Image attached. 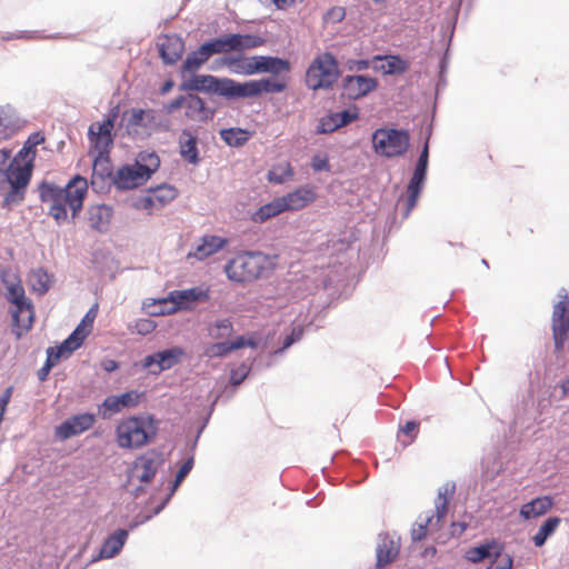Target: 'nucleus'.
<instances>
[{
	"label": "nucleus",
	"instance_id": "nucleus-53",
	"mask_svg": "<svg viewBox=\"0 0 569 569\" xmlns=\"http://www.w3.org/2000/svg\"><path fill=\"white\" fill-rule=\"evenodd\" d=\"M346 10L342 7H333L325 14V21L327 23H337L343 20Z\"/></svg>",
	"mask_w": 569,
	"mask_h": 569
},
{
	"label": "nucleus",
	"instance_id": "nucleus-9",
	"mask_svg": "<svg viewBox=\"0 0 569 569\" xmlns=\"http://www.w3.org/2000/svg\"><path fill=\"white\" fill-rule=\"evenodd\" d=\"M264 38L256 34L229 33L204 42L210 57L213 54H228L230 52H242L263 46Z\"/></svg>",
	"mask_w": 569,
	"mask_h": 569
},
{
	"label": "nucleus",
	"instance_id": "nucleus-36",
	"mask_svg": "<svg viewBox=\"0 0 569 569\" xmlns=\"http://www.w3.org/2000/svg\"><path fill=\"white\" fill-rule=\"evenodd\" d=\"M293 174L295 171L292 166L290 162L286 161L272 166V168L268 171L267 179L271 183L280 184L292 179Z\"/></svg>",
	"mask_w": 569,
	"mask_h": 569
},
{
	"label": "nucleus",
	"instance_id": "nucleus-27",
	"mask_svg": "<svg viewBox=\"0 0 569 569\" xmlns=\"http://www.w3.org/2000/svg\"><path fill=\"white\" fill-rule=\"evenodd\" d=\"M226 244V238L212 234L203 236L200 243L194 248V251L188 254V258L194 257L198 260H203L220 251Z\"/></svg>",
	"mask_w": 569,
	"mask_h": 569
},
{
	"label": "nucleus",
	"instance_id": "nucleus-50",
	"mask_svg": "<svg viewBox=\"0 0 569 569\" xmlns=\"http://www.w3.org/2000/svg\"><path fill=\"white\" fill-rule=\"evenodd\" d=\"M156 328L157 323L151 319H139L133 326V330L142 336L151 333Z\"/></svg>",
	"mask_w": 569,
	"mask_h": 569
},
{
	"label": "nucleus",
	"instance_id": "nucleus-11",
	"mask_svg": "<svg viewBox=\"0 0 569 569\" xmlns=\"http://www.w3.org/2000/svg\"><path fill=\"white\" fill-rule=\"evenodd\" d=\"M551 328L555 349L559 352L563 349L569 335V297L567 295L553 306Z\"/></svg>",
	"mask_w": 569,
	"mask_h": 569
},
{
	"label": "nucleus",
	"instance_id": "nucleus-32",
	"mask_svg": "<svg viewBox=\"0 0 569 569\" xmlns=\"http://www.w3.org/2000/svg\"><path fill=\"white\" fill-rule=\"evenodd\" d=\"M128 538V532L124 529H118L111 536H109L99 552V557L102 559L112 558L118 555L123 548L126 540Z\"/></svg>",
	"mask_w": 569,
	"mask_h": 569
},
{
	"label": "nucleus",
	"instance_id": "nucleus-6",
	"mask_svg": "<svg viewBox=\"0 0 569 569\" xmlns=\"http://www.w3.org/2000/svg\"><path fill=\"white\" fill-rule=\"evenodd\" d=\"M33 169V162L16 156L6 169V183L10 184V191L7 193L3 206L10 207L12 203H19L24 196V189L30 182Z\"/></svg>",
	"mask_w": 569,
	"mask_h": 569
},
{
	"label": "nucleus",
	"instance_id": "nucleus-16",
	"mask_svg": "<svg viewBox=\"0 0 569 569\" xmlns=\"http://www.w3.org/2000/svg\"><path fill=\"white\" fill-rule=\"evenodd\" d=\"M378 82L369 76H347L342 80V96L357 100L376 90Z\"/></svg>",
	"mask_w": 569,
	"mask_h": 569
},
{
	"label": "nucleus",
	"instance_id": "nucleus-7",
	"mask_svg": "<svg viewBox=\"0 0 569 569\" xmlns=\"http://www.w3.org/2000/svg\"><path fill=\"white\" fill-rule=\"evenodd\" d=\"M372 146L377 154L386 158L403 156L410 146V134L403 129L380 128L372 133Z\"/></svg>",
	"mask_w": 569,
	"mask_h": 569
},
{
	"label": "nucleus",
	"instance_id": "nucleus-54",
	"mask_svg": "<svg viewBox=\"0 0 569 569\" xmlns=\"http://www.w3.org/2000/svg\"><path fill=\"white\" fill-rule=\"evenodd\" d=\"M513 565L512 557L509 555L499 556L487 569H511Z\"/></svg>",
	"mask_w": 569,
	"mask_h": 569
},
{
	"label": "nucleus",
	"instance_id": "nucleus-55",
	"mask_svg": "<svg viewBox=\"0 0 569 569\" xmlns=\"http://www.w3.org/2000/svg\"><path fill=\"white\" fill-rule=\"evenodd\" d=\"M118 397L119 400L121 401L122 408L133 407L138 405L140 399V395L137 391H128Z\"/></svg>",
	"mask_w": 569,
	"mask_h": 569
},
{
	"label": "nucleus",
	"instance_id": "nucleus-3",
	"mask_svg": "<svg viewBox=\"0 0 569 569\" xmlns=\"http://www.w3.org/2000/svg\"><path fill=\"white\" fill-rule=\"evenodd\" d=\"M1 281L6 290L4 297L11 303L12 331L17 339H20L33 326L34 308L31 300L26 296L21 279L16 273L2 271Z\"/></svg>",
	"mask_w": 569,
	"mask_h": 569
},
{
	"label": "nucleus",
	"instance_id": "nucleus-35",
	"mask_svg": "<svg viewBox=\"0 0 569 569\" xmlns=\"http://www.w3.org/2000/svg\"><path fill=\"white\" fill-rule=\"evenodd\" d=\"M452 492L453 490L449 491V489L446 488L445 491H439L435 500L436 515L433 518L436 519H433V523L436 525L437 529L442 527L448 512L449 501Z\"/></svg>",
	"mask_w": 569,
	"mask_h": 569
},
{
	"label": "nucleus",
	"instance_id": "nucleus-21",
	"mask_svg": "<svg viewBox=\"0 0 569 569\" xmlns=\"http://www.w3.org/2000/svg\"><path fill=\"white\" fill-rule=\"evenodd\" d=\"M210 287L206 283L180 290V311L194 310L199 305L206 303L210 299Z\"/></svg>",
	"mask_w": 569,
	"mask_h": 569
},
{
	"label": "nucleus",
	"instance_id": "nucleus-56",
	"mask_svg": "<svg viewBox=\"0 0 569 569\" xmlns=\"http://www.w3.org/2000/svg\"><path fill=\"white\" fill-rule=\"evenodd\" d=\"M176 197V190L172 189V188H167V187H160L158 188L151 200L152 201H159V202H163L166 199H173Z\"/></svg>",
	"mask_w": 569,
	"mask_h": 569
},
{
	"label": "nucleus",
	"instance_id": "nucleus-33",
	"mask_svg": "<svg viewBox=\"0 0 569 569\" xmlns=\"http://www.w3.org/2000/svg\"><path fill=\"white\" fill-rule=\"evenodd\" d=\"M178 37L162 34L157 39L159 54L166 64H173L178 60Z\"/></svg>",
	"mask_w": 569,
	"mask_h": 569
},
{
	"label": "nucleus",
	"instance_id": "nucleus-2",
	"mask_svg": "<svg viewBox=\"0 0 569 569\" xmlns=\"http://www.w3.org/2000/svg\"><path fill=\"white\" fill-rule=\"evenodd\" d=\"M87 191V179L81 176L73 177L64 188L47 181L39 186L40 199L50 203L49 213L58 223L67 220V208H70L72 217L79 213Z\"/></svg>",
	"mask_w": 569,
	"mask_h": 569
},
{
	"label": "nucleus",
	"instance_id": "nucleus-25",
	"mask_svg": "<svg viewBox=\"0 0 569 569\" xmlns=\"http://www.w3.org/2000/svg\"><path fill=\"white\" fill-rule=\"evenodd\" d=\"M253 69L254 74L262 72L279 74L281 72H288L290 70V63L288 60L278 57L253 56Z\"/></svg>",
	"mask_w": 569,
	"mask_h": 569
},
{
	"label": "nucleus",
	"instance_id": "nucleus-61",
	"mask_svg": "<svg viewBox=\"0 0 569 569\" xmlns=\"http://www.w3.org/2000/svg\"><path fill=\"white\" fill-rule=\"evenodd\" d=\"M302 336V329L301 328H293L290 336L286 337L283 341V348L290 347L295 341L299 340Z\"/></svg>",
	"mask_w": 569,
	"mask_h": 569
},
{
	"label": "nucleus",
	"instance_id": "nucleus-47",
	"mask_svg": "<svg viewBox=\"0 0 569 569\" xmlns=\"http://www.w3.org/2000/svg\"><path fill=\"white\" fill-rule=\"evenodd\" d=\"M232 331V322L229 319H221L209 328V336L214 340H219L230 337Z\"/></svg>",
	"mask_w": 569,
	"mask_h": 569
},
{
	"label": "nucleus",
	"instance_id": "nucleus-49",
	"mask_svg": "<svg viewBox=\"0 0 569 569\" xmlns=\"http://www.w3.org/2000/svg\"><path fill=\"white\" fill-rule=\"evenodd\" d=\"M436 527L433 523V516L426 518L423 522L417 523L411 530V538L413 541H420L427 536L428 527Z\"/></svg>",
	"mask_w": 569,
	"mask_h": 569
},
{
	"label": "nucleus",
	"instance_id": "nucleus-40",
	"mask_svg": "<svg viewBox=\"0 0 569 569\" xmlns=\"http://www.w3.org/2000/svg\"><path fill=\"white\" fill-rule=\"evenodd\" d=\"M96 317H97V309H96V307H92L84 315L81 322L78 325V327L71 333V336L74 339H77V341H79L81 345H82L83 340L86 339V337L90 333Z\"/></svg>",
	"mask_w": 569,
	"mask_h": 569
},
{
	"label": "nucleus",
	"instance_id": "nucleus-39",
	"mask_svg": "<svg viewBox=\"0 0 569 569\" xmlns=\"http://www.w3.org/2000/svg\"><path fill=\"white\" fill-rule=\"evenodd\" d=\"M560 518L559 517H550L548 518L539 528L537 533L532 537V541L535 546L541 547L545 545L547 539L553 535V532L557 530V528L560 525Z\"/></svg>",
	"mask_w": 569,
	"mask_h": 569
},
{
	"label": "nucleus",
	"instance_id": "nucleus-52",
	"mask_svg": "<svg viewBox=\"0 0 569 569\" xmlns=\"http://www.w3.org/2000/svg\"><path fill=\"white\" fill-rule=\"evenodd\" d=\"M311 167L316 172L330 171L329 158L325 153H317L311 159Z\"/></svg>",
	"mask_w": 569,
	"mask_h": 569
},
{
	"label": "nucleus",
	"instance_id": "nucleus-58",
	"mask_svg": "<svg viewBox=\"0 0 569 569\" xmlns=\"http://www.w3.org/2000/svg\"><path fill=\"white\" fill-rule=\"evenodd\" d=\"M103 407L110 413H116V412H119L121 409H123L118 396L107 397L103 401Z\"/></svg>",
	"mask_w": 569,
	"mask_h": 569
},
{
	"label": "nucleus",
	"instance_id": "nucleus-43",
	"mask_svg": "<svg viewBox=\"0 0 569 569\" xmlns=\"http://www.w3.org/2000/svg\"><path fill=\"white\" fill-rule=\"evenodd\" d=\"M44 142V136L41 132H34L32 133L27 141L24 142V146L22 149L17 153V156L30 160L33 162L36 158V147L38 144H41Z\"/></svg>",
	"mask_w": 569,
	"mask_h": 569
},
{
	"label": "nucleus",
	"instance_id": "nucleus-28",
	"mask_svg": "<svg viewBox=\"0 0 569 569\" xmlns=\"http://www.w3.org/2000/svg\"><path fill=\"white\" fill-rule=\"evenodd\" d=\"M142 307L146 313L151 317L164 316L178 311V300L174 292H171L169 298L148 299L143 302Z\"/></svg>",
	"mask_w": 569,
	"mask_h": 569
},
{
	"label": "nucleus",
	"instance_id": "nucleus-17",
	"mask_svg": "<svg viewBox=\"0 0 569 569\" xmlns=\"http://www.w3.org/2000/svg\"><path fill=\"white\" fill-rule=\"evenodd\" d=\"M112 129L113 118H108L102 122H94L89 128V139L100 156L108 152L112 144Z\"/></svg>",
	"mask_w": 569,
	"mask_h": 569
},
{
	"label": "nucleus",
	"instance_id": "nucleus-38",
	"mask_svg": "<svg viewBox=\"0 0 569 569\" xmlns=\"http://www.w3.org/2000/svg\"><path fill=\"white\" fill-rule=\"evenodd\" d=\"M221 139L231 147H241L250 138L249 131L241 128H229L220 131Z\"/></svg>",
	"mask_w": 569,
	"mask_h": 569
},
{
	"label": "nucleus",
	"instance_id": "nucleus-29",
	"mask_svg": "<svg viewBox=\"0 0 569 569\" xmlns=\"http://www.w3.org/2000/svg\"><path fill=\"white\" fill-rule=\"evenodd\" d=\"M220 67L228 68L232 73L251 76L254 74L253 69V57H243V56H224L219 60V64L213 69H218Z\"/></svg>",
	"mask_w": 569,
	"mask_h": 569
},
{
	"label": "nucleus",
	"instance_id": "nucleus-48",
	"mask_svg": "<svg viewBox=\"0 0 569 569\" xmlns=\"http://www.w3.org/2000/svg\"><path fill=\"white\" fill-rule=\"evenodd\" d=\"M492 546L490 543L480 545L477 547L469 548L466 551V559L471 562H480L486 558L490 557Z\"/></svg>",
	"mask_w": 569,
	"mask_h": 569
},
{
	"label": "nucleus",
	"instance_id": "nucleus-62",
	"mask_svg": "<svg viewBox=\"0 0 569 569\" xmlns=\"http://www.w3.org/2000/svg\"><path fill=\"white\" fill-rule=\"evenodd\" d=\"M193 467V457H189L180 466V483L183 481L186 476L190 472Z\"/></svg>",
	"mask_w": 569,
	"mask_h": 569
},
{
	"label": "nucleus",
	"instance_id": "nucleus-60",
	"mask_svg": "<svg viewBox=\"0 0 569 569\" xmlns=\"http://www.w3.org/2000/svg\"><path fill=\"white\" fill-rule=\"evenodd\" d=\"M12 389L8 388L4 390V392L0 397V418L3 419L4 412L7 410L8 403L11 398Z\"/></svg>",
	"mask_w": 569,
	"mask_h": 569
},
{
	"label": "nucleus",
	"instance_id": "nucleus-23",
	"mask_svg": "<svg viewBox=\"0 0 569 569\" xmlns=\"http://www.w3.org/2000/svg\"><path fill=\"white\" fill-rule=\"evenodd\" d=\"M400 551V540L390 536L381 538L377 546V568L381 569L395 561Z\"/></svg>",
	"mask_w": 569,
	"mask_h": 569
},
{
	"label": "nucleus",
	"instance_id": "nucleus-18",
	"mask_svg": "<svg viewBox=\"0 0 569 569\" xmlns=\"http://www.w3.org/2000/svg\"><path fill=\"white\" fill-rule=\"evenodd\" d=\"M148 180L147 173L136 163L120 168L113 178L119 189L129 190L143 184Z\"/></svg>",
	"mask_w": 569,
	"mask_h": 569
},
{
	"label": "nucleus",
	"instance_id": "nucleus-45",
	"mask_svg": "<svg viewBox=\"0 0 569 569\" xmlns=\"http://www.w3.org/2000/svg\"><path fill=\"white\" fill-rule=\"evenodd\" d=\"M180 156L191 164H198L200 157L197 149V138L189 136L188 140L180 146Z\"/></svg>",
	"mask_w": 569,
	"mask_h": 569
},
{
	"label": "nucleus",
	"instance_id": "nucleus-1",
	"mask_svg": "<svg viewBox=\"0 0 569 569\" xmlns=\"http://www.w3.org/2000/svg\"><path fill=\"white\" fill-rule=\"evenodd\" d=\"M184 90L202 91L209 96H220L226 99L253 98L262 93H278L287 88V83L279 79H257L243 83L230 78H218L212 74H198L186 79L182 83Z\"/></svg>",
	"mask_w": 569,
	"mask_h": 569
},
{
	"label": "nucleus",
	"instance_id": "nucleus-63",
	"mask_svg": "<svg viewBox=\"0 0 569 569\" xmlns=\"http://www.w3.org/2000/svg\"><path fill=\"white\" fill-rule=\"evenodd\" d=\"M99 167H101L102 170L106 171L107 176H110V171L108 170V161L96 159L93 163V177L98 173Z\"/></svg>",
	"mask_w": 569,
	"mask_h": 569
},
{
	"label": "nucleus",
	"instance_id": "nucleus-57",
	"mask_svg": "<svg viewBox=\"0 0 569 569\" xmlns=\"http://www.w3.org/2000/svg\"><path fill=\"white\" fill-rule=\"evenodd\" d=\"M57 365V357L48 355L47 360L42 368L38 371V378L40 381H44L52 369L53 366Z\"/></svg>",
	"mask_w": 569,
	"mask_h": 569
},
{
	"label": "nucleus",
	"instance_id": "nucleus-30",
	"mask_svg": "<svg viewBox=\"0 0 569 569\" xmlns=\"http://www.w3.org/2000/svg\"><path fill=\"white\" fill-rule=\"evenodd\" d=\"M113 210L107 204H94L88 210V220L91 229L103 232L108 229Z\"/></svg>",
	"mask_w": 569,
	"mask_h": 569
},
{
	"label": "nucleus",
	"instance_id": "nucleus-37",
	"mask_svg": "<svg viewBox=\"0 0 569 569\" xmlns=\"http://www.w3.org/2000/svg\"><path fill=\"white\" fill-rule=\"evenodd\" d=\"M425 179L426 174L413 171V174L407 187L408 211L412 210L417 204Z\"/></svg>",
	"mask_w": 569,
	"mask_h": 569
},
{
	"label": "nucleus",
	"instance_id": "nucleus-42",
	"mask_svg": "<svg viewBox=\"0 0 569 569\" xmlns=\"http://www.w3.org/2000/svg\"><path fill=\"white\" fill-rule=\"evenodd\" d=\"M134 163L141 168L142 172L147 173L149 179L150 176L159 168L160 159L154 152L142 151L138 154Z\"/></svg>",
	"mask_w": 569,
	"mask_h": 569
},
{
	"label": "nucleus",
	"instance_id": "nucleus-10",
	"mask_svg": "<svg viewBox=\"0 0 569 569\" xmlns=\"http://www.w3.org/2000/svg\"><path fill=\"white\" fill-rule=\"evenodd\" d=\"M162 463V455L154 450L140 455L128 471V483H138V488L149 483Z\"/></svg>",
	"mask_w": 569,
	"mask_h": 569
},
{
	"label": "nucleus",
	"instance_id": "nucleus-44",
	"mask_svg": "<svg viewBox=\"0 0 569 569\" xmlns=\"http://www.w3.org/2000/svg\"><path fill=\"white\" fill-rule=\"evenodd\" d=\"M80 346H81V343L79 341H77V339H74L70 335L60 346H58L56 348H53V347L48 348L47 356L50 355V356L57 357V362H58L60 360V358L68 357L69 355H71V352H73Z\"/></svg>",
	"mask_w": 569,
	"mask_h": 569
},
{
	"label": "nucleus",
	"instance_id": "nucleus-19",
	"mask_svg": "<svg viewBox=\"0 0 569 569\" xmlns=\"http://www.w3.org/2000/svg\"><path fill=\"white\" fill-rule=\"evenodd\" d=\"M359 117L358 108L352 107L339 112H333L322 118L320 121L319 132L328 133L338 130L339 128L347 126Z\"/></svg>",
	"mask_w": 569,
	"mask_h": 569
},
{
	"label": "nucleus",
	"instance_id": "nucleus-15",
	"mask_svg": "<svg viewBox=\"0 0 569 569\" xmlns=\"http://www.w3.org/2000/svg\"><path fill=\"white\" fill-rule=\"evenodd\" d=\"M318 198L315 186L303 184L280 197L287 211H299L312 204Z\"/></svg>",
	"mask_w": 569,
	"mask_h": 569
},
{
	"label": "nucleus",
	"instance_id": "nucleus-24",
	"mask_svg": "<svg viewBox=\"0 0 569 569\" xmlns=\"http://www.w3.org/2000/svg\"><path fill=\"white\" fill-rule=\"evenodd\" d=\"M210 54L207 47L202 43L197 50L189 52L182 63L181 70L183 72L182 82L193 76L209 59Z\"/></svg>",
	"mask_w": 569,
	"mask_h": 569
},
{
	"label": "nucleus",
	"instance_id": "nucleus-13",
	"mask_svg": "<svg viewBox=\"0 0 569 569\" xmlns=\"http://www.w3.org/2000/svg\"><path fill=\"white\" fill-rule=\"evenodd\" d=\"M127 130L130 134H149V131L157 127V113L152 109L132 108L124 113Z\"/></svg>",
	"mask_w": 569,
	"mask_h": 569
},
{
	"label": "nucleus",
	"instance_id": "nucleus-26",
	"mask_svg": "<svg viewBox=\"0 0 569 569\" xmlns=\"http://www.w3.org/2000/svg\"><path fill=\"white\" fill-rule=\"evenodd\" d=\"M17 113L10 108L0 109V141L12 138L23 127Z\"/></svg>",
	"mask_w": 569,
	"mask_h": 569
},
{
	"label": "nucleus",
	"instance_id": "nucleus-41",
	"mask_svg": "<svg viewBox=\"0 0 569 569\" xmlns=\"http://www.w3.org/2000/svg\"><path fill=\"white\" fill-rule=\"evenodd\" d=\"M379 60H383L380 69L387 74L403 73L408 70L409 64L397 56H387L385 58L377 57Z\"/></svg>",
	"mask_w": 569,
	"mask_h": 569
},
{
	"label": "nucleus",
	"instance_id": "nucleus-14",
	"mask_svg": "<svg viewBox=\"0 0 569 569\" xmlns=\"http://www.w3.org/2000/svg\"><path fill=\"white\" fill-rule=\"evenodd\" d=\"M96 422L94 415L80 413L68 418L54 429V436L59 440H67L89 430Z\"/></svg>",
	"mask_w": 569,
	"mask_h": 569
},
{
	"label": "nucleus",
	"instance_id": "nucleus-12",
	"mask_svg": "<svg viewBox=\"0 0 569 569\" xmlns=\"http://www.w3.org/2000/svg\"><path fill=\"white\" fill-rule=\"evenodd\" d=\"M180 90L184 91L182 83ZM187 94L180 97V109L183 110L187 119L194 122H207L214 116V110L207 106L206 101L196 92L186 90Z\"/></svg>",
	"mask_w": 569,
	"mask_h": 569
},
{
	"label": "nucleus",
	"instance_id": "nucleus-20",
	"mask_svg": "<svg viewBox=\"0 0 569 569\" xmlns=\"http://www.w3.org/2000/svg\"><path fill=\"white\" fill-rule=\"evenodd\" d=\"M177 361V351L174 349H170L147 356L142 360V367L148 369L151 375H159L163 370L173 367Z\"/></svg>",
	"mask_w": 569,
	"mask_h": 569
},
{
	"label": "nucleus",
	"instance_id": "nucleus-51",
	"mask_svg": "<svg viewBox=\"0 0 569 569\" xmlns=\"http://www.w3.org/2000/svg\"><path fill=\"white\" fill-rule=\"evenodd\" d=\"M419 423L416 421H407L402 427H400V433L408 437L407 440H402L403 445L407 446L411 443L418 432Z\"/></svg>",
	"mask_w": 569,
	"mask_h": 569
},
{
	"label": "nucleus",
	"instance_id": "nucleus-31",
	"mask_svg": "<svg viewBox=\"0 0 569 569\" xmlns=\"http://www.w3.org/2000/svg\"><path fill=\"white\" fill-rule=\"evenodd\" d=\"M553 501L549 496L538 497L520 508V516L526 519H533L547 513L552 508Z\"/></svg>",
	"mask_w": 569,
	"mask_h": 569
},
{
	"label": "nucleus",
	"instance_id": "nucleus-34",
	"mask_svg": "<svg viewBox=\"0 0 569 569\" xmlns=\"http://www.w3.org/2000/svg\"><path fill=\"white\" fill-rule=\"evenodd\" d=\"M286 212L280 197L274 198L272 201L261 206L253 214L252 219L254 222H264L280 213Z\"/></svg>",
	"mask_w": 569,
	"mask_h": 569
},
{
	"label": "nucleus",
	"instance_id": "nucleus-64",
	"mask_svg": "<svg viewBox=\"0 0 569 569\" xmlns=\"http://www.w3.org/2000/svg\"><path fill=\"white\" fill-rule=\"evenodd\" d=\"M246 377L244 372H238V370H233L231 372L230 381L232 385H239Z\"/></svg>",
	"mask_w": 569,
	"mask_h": 569
},
{
	"label": "nucleus",
	"instance_id": "nucleus-46",
	"mask_svg": "<svg viewBox=\"0 0 569 569\" xmlns=\"http://www.w3.org/2000/svg\"><path fill=\"white\" fill-rule=\"evenodd\" d=\"M32 288L40 295H44L51 286V278L46 270L39 268L31 274Z\"/></svg>",
	"mask_w": 569,
	"mask_h": 569
},
{
	"label": "nucleus",
	"instance_id": "nucleus-4",
	"mask_svg": "<svg viewBox=\"0 0 569 569\" xmlns=\"http://www.w3.org/2000/svg\"><path fill=\"white\" fill-rule=\"evenodd\" d=\"M157 427L147 415L123 418L116 427L114 441L121 449L136 450L147 446L156 436Z\"/></svg>",
	"mask_w": 569,
	"mask_h": 569
},
{
	"label": "nucleus",
	"instance_id": "nucleus-22",
	"mask_svg": "<svg viewBox=\"0 0 569 569\" xmlns=\"http://www.w3.org/2000/svg\"><path fill=\"white\" fill-rule=\"evenodd\" d=\"M256 346H257V343L253 339L240 336V337H237L232 341L211 343L206 349V356H208L210 358L224 357V356L229 355L230 352L241 349L243 347L254 348Z\"/></svg>",
	"mask_w": 569,
	"mask_h": 569
},
{
	"label": "nucleus",
	"instance_id": "nucleus-59",
	"mask_svg": "<svg viewBox=\"0 0 569 569\" xmlns=\"http://www.w3.org/2000/svg\"><path fill=\"white\" fill-rule=\"evenodd\" d=\"M10 157V150L2 149L0 150V187L6 184V169L4 166Z\"/></svg>",
	"mask_w": 569,
	"mask_h": 569
},
{
	"label": "nucleus",
	"instance_id": "nucleus-5",
	"mask_svg": "<svg viewBox=\"0 0 569 569\" xmlns=\"http://www.w3.org/2000/svg\"><path fill=\"white\" fill-rule=\"evenodd\" d=\"M267 257L260 252H241L224 266L229 280L244 283L259 279L266 270Z\"/></svg>",
	"mask_w": 569,
	"mask_h": 569
},
{
	"label": "nucleus",
	"instance_id": "nucleus-8",
	"mask_svg": "<svg viewBox=\"0 0 569 569\" xmlns=\"http://www.w3.org/2000/svg\"><path fill=\"white\" fill-rule=\"evenodd\" d=\"M339 77V67L331 53L317 56L306 72V84L312 90L330 88Z\"/></svg>",
	"mask_w": 569,
	"mask_h": 569
}]
</instances>
